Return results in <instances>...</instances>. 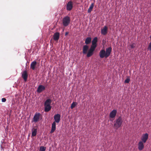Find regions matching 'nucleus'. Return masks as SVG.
<instances>
[{
    "mask_svg": "<svg viewBox=\"0 0 151 151\" xmlns=\"http://www.w3.org/2000/svg\"><path fill=\"white\" fill-rule=\"evenodd\" d=\"M148 134L147 133L143 134L141 138L142 141L144 143H145L148 139Z\"/></svg>",
    "mask_w": 151,
    "mask_h": 151,
    "instance_id": "obj_6",
    "label": "nucleus"
},
{
    "mask_svg": "<svg viewBox=\"0 0 151 151\" xmlns=\"http://www.w3.org/2000/svg\"><path fill=\"white\" fill-rule=\"evenodd\" d=\"M147 49L148 50H151V42L150 43Z\"/></svg>",
    "mask_w": 151,
    "mask_h": 151,
    "instance_id": "obj_28",
    "label": "nucleus"
},
{
    "mask_svg": "<svg viewBox=\"0 0 151 151\" xmlns=\"http://www.w3.org/2000/svg\"><path fill=\"white\" fill-rule=\"evenodd\" d=\"M37 129L35 128H33L32 129V136L33 137L35 136L37 134Z\"/></svg>",
    "mask_w": 151,
    "mask_h": 151,
    "instance_id": "obj_20",
    "label": "nucleus"
},
{
    "mask_svg": "<svg viewBox=\"0 0 151 151\" xmlns=\"http://www.w3.org/2000/svg\"><path fill=\"white\" fill-rule=\"evenodd\" d=\"M122 122V119L119 116L114 123V126L116 129L120 127Z\"/></svg>",
    "mask_w": 151,
    "mask_h": 151,
    "instance_id": "obj_3",
    "label": "nucleus"
},
{
    "mask_svg": "<svg viewBox=\"0 0 151 151\" xmlns=\"http://www.w3.org/2000/svg\"><path fill=\"white\" fill-rule=\"evenodd\" d=\"M94 6V4L93 3H91L89 9L88 10V13H90L92 11V9H93Z\"/></svg>",
    "mask_w": 151,
    "mask_h": 151,
    "instance_id": "obj_18",
    "label": "nucleus"
},
{
    "mask_svg": "<svg viewBox=\"0 0 151 151\" xmlns=\"http://www.w3.org/2000/svg\"><path fill=\"white\" fill-rule=\"evenodd\" d=\"M77 105V103L76 102H73L71 104V109L73 108Z\"/></svg>",
    "mask_w": 151,
    "mask_h": 151,
    "instance_id": "obj_22",
    "label": "nucleus"
},
{
    "mask_svg": "<svg viewBox=\"0 0 151 151\" xmlns=\"http://www.w3.org/2000/svg\"><path fill=\"white\" fill-rule=\"evenodd\" d=\"M117 113L116 110H113L110 113L109 116L111 118H113L115 117Z\"/></svg>",
    "mask_w": 151,
    "mask_h": 151,
    "instance_id": "obj_9",
    "label": "nucleus"
},
{
    "mask_svg": "<svg viewBox=\"0 0 151 151\" xmlns=\"http://www.w3.org/2000/svg\"><path fill=\"white\" fill-rule=\"evenodd\" d=\"M45 89V88L44 86L42 85H40L37 88V91L38 93H40L42 91L44 90Z\"/></svg>",
    "mask_w": 151,
    "mask_h": 151,
    "instance_id": "obj_13",
    "label": "nucleus"
},
{
    "mask_svg": "<svg viewBox=\"0 0 151 151\" xmlns=\"http://www.w3.org/2000/svg\"><path fill=\"white\" fill-rule=\"evenodd\" d=\"M88 49V46L86 45L83 46V52L84 54H87V51Z\"/></svg>",
    "mask_w": 151,
    "mask_h": 151,
    "instance_id": "obj_14",
    "label": "nucleus"
},
{
    "mask_svg": "<svg viewBox=\"0 0 151 151\" xmlns=\"http://www.w3.org/2000/svg\"><path fill=\"white\" fill-rule=\"evenodd\" d=\"M143 142L139 141L138 144V149L139 150H142L144 148V145Z\"/></svg>",
    "mask_w": 151,
    "mask_h": 151,
    "instance_id": "obj_10",
    "label": "nucleus"
},
{
    "mask_svg": "<svg viewBox=\"0 0 151 151\" xmlns=\"http://www.w3.org/2000/svg\"><path fill=\"white\" fill-rule=\"evenodd\" d=\"M63 24L64 26H66V17H65L63 19Z\"/></svg>",
    "mask_w": 151,
    "mask_h": 151,
    "instance_id": "obj_23",
    "label": "nucleus"
},
{
    "mask_svg": "<svg viewBox=\"0 0 151 151\" xmlns=\"http://www.w3.org/2000/svg\"><path fill=\"white\" fill-rule=\"evenodd\" d=\"M73 2L71 0L67 4V10L70 11L73 8Z\"/></svg>",
    "mask_w": 151,
    "mask_h": 151,
    "instance_id": "obj_5",
    "label": "nucleus"
},
{
    "mask_svg": "<svg viewBox=\"0 0 151 151\" xmlns=\"http://www.w3.org/2000/svg\"><path fill=\"white\" fill-rule=\"evenodd\" d=\"M107 27L106 26H105L101 30V33L104 35L106 34L107 32Z\"/></svg>",
    "mask_w": 151,
    "mask_h": 151,
    "instance_id": "obj_12",
    "label": "nucleus"
},
{
    "mask_svg": "<svg viewBox=\"0 0 151 151\" xmlns=\"http://www.w3.org/2000/svg\"><path fill=\"white\" fill-rule=\"evenodd\" d=\"M111 50L112 48L111 47L106 48V51L104 50H101L99 53L100 57L101 58L104 57L107 58L110 55Z\"/></svg>",
    "mask_w": 151,
    "mask_h": 151,
    "instance_id": "obj_2",
    "label": "nucleus"
},
{
    "mask_svg": "<svg viewBox=\"0 0 151 151\" xmlns=\"http://www.w3.org/2000/svg\"><path fill=\"white\" fill-rule=\"evenodd\" d=\"M41 114L40 113H36L33 116L32 122L36 123L38 122L41 116Z\"/></svg>",
    "mask_w": 151,
    "mask_h": 151,
    "instance_id": "obj_4",
    "label": "nucleus"
},
{
    "mask_svg": "<svg viewBox=\"0 0 151 151\" xmlns=\"http://www.w3.org/2000/svg\"><path fill=\"white\" fill-rule=\"evenodd\" d=\"M60 33L58 32L55 33L53 35V40L55 41L58 40L59 38Z\"/></svg>",
    "mask_w": 151,
    "mask_h": 151,
    "instance_id": "obj_11",
    "label": "nucleus"
},
{
    "mask_svg": "<svg viewBox=\"0 0 151 151\" xmlns=\"http://www.w3.org/2000/svg\"><path fill=\"white\" fill-rule=\"evenodd\" d=\"M6 99L5 98H3L1 99V101L2 102H5L6 101Z\"/></svg>",
    "mask_w": 151,
    "mask_h": 151,
    "instance_id": "obj_29",
    "label": "nucleus"
},
{
    "mask_svg": "<svg viewBox=\"0 0 151 151\" xmlns=\"http://www.w3.org/2000/svg\"><path fill=\"white\" fill-rule=\"evenodd\" d=\"M46 148L43 146H41L40 147V151H45Z\"/></svg>",
    "mask_w": 151,
    "mask_h": 151,
    "instance_id": "obj_25",
    "label": "nucleus"
},
{
    "mask_svg": "<svg viewBox=\"0 0 151 151\" xmlns=\"http://www.w3.org/2000/svg\"><path fill=\"white\" fill-rule=\"evenodd\" d=\"M97 38L96 37H95L92 40V45L87 54V57H89L93 55V52L97 47Z\"/></svg>",
    "mask_w": 151,
    "mask_h": 151,
    "instance_id": "obj_1",
    "label": "nucleus"
},
{
    "mask_svg": "<svg viewBox=\"0 0 151 151\" xmlns=\"http://www.w3.org/2000/svg\"><path fill=\"white\" fill-rule=\"evenodd\" d=\"M136 44L134 43H133L130 45V46L131 48L132 49L135 47Z\"/></svg>",
    "mask_w": 151,
    "mask_h": 151,
    "instance_id": "obj_26",
    "label": "nucleus"
},
{
    "mask_svg": "<svg viewBox=\"0 0 151 151\" xmlns=\"http://www.w3.org/2000/svg\"><path fill=\"white\" fill-rule=\"evenodd\" d=\"M28 74L26 70H24L22 73V77L25 81H26L28 78Z\"/></svg>",
    "mask_w": 151,
    "mask_h": 151,
    "instance_id": "obj_7",
    "label": "nucleus"
},
{
    "mask_svg": "<svg viewBox=\"0 0 151 151\" xmlns=\"http://www.w3.org/2000/svg\"><path fill=\"white\" fill-rule=\"evenodd\" d=\"M70 22V18L68 17L67 16V26L68 25Z\"/></svg>",
    "mask_w": 151,
    "mask_h": 151,
    "instance_id": "obj_24",
    "label": "nucleus"
},
{
    "mask_svg": "<svg viewBox=\"0 0 151 151\" xmlns=\"http://www.w3.org/2000/svg\"><path fill=\"white\" fill-rule=\"evenodd\" d=\"M130 81L129 78H127L124 81V83H128Z\"/></svg>",
    "mask_w": 151,
    "mask_h": 151,
    "instance_id": "obj_27",
    "label": "nucleus"
},
{
    "mask_svg": "<svg viewBox=\"0 0 151 151\" xmlns=\"http://www.w3.org/2000/svg\"><path fill=\"white\" fill-rule=\"evenodd\" d=\"M56 129V123L55 122H53L52 124V128L50 131V133H52L54 132Z\"/></svg>",
    "mask_w": 151,
    "mask_h": 151,
    "instance_id": "obj_16",
    "label": "nucleus"
},
{
    "mask_svg": "<svg viewBox=\"0 0 151 151\" xmlns=\"http://www.w3.org/2000/svg\"><path fill=\"white\" fill-rule=\"evenodd\" d=\"M51 100L50 99L47 100L45 103V106H50Z\"/></svg>",
    "mask_w": 151,
    "mask_h": 151,
    "instance_id": "obj_19",
    "label": "nucleus"
},
{
    "mask_svg": "<svg viewBox=\"0 0 151 151\" xmlns=\"http://www.w3.org/2000/svg\"><path fill=\"white\" fill-rule=\"evenodd\" d=\"M65 35L66 36V32L65 33Z\"/></svg>",
    "mask_w": 151,
    "mask_h": 151,
    "instance_id": "obj_31",
    "label": "nucleus"
},
{
    "mask_svg": "<svg viewBox=\"0 0 151 151\" xmlns=\"http://www.w3.org/2000/svg\"><path fill=\"white\" fill-rule=\"evenodd\" d=\"M91 37H88L85 40V43L86 44H89L91 42Z\"/></svg>",
    "mask_w": 151,
    "mask_h": 151,
    "instance_id": "obj_17",
    "label": "nucleus"
},
{
    "mask_svg": "<svg viewBox=\"0 0 151 151\" xmlns=\"http://www.w3.org/2000/svg\"><path fill=\"white\" fill-rule=\"evenodd\" d=\"M60 115L59 114H57L55 115L54 117L55 120L54 122H55V123H58L60 120Z\"/></svg>",
    "mask_w": 151,
    "mask_h": 151,
    "instance_id": "obj_8",
    "label": "nucleus"
},
{
    "mask_svg": "<svg viewBox=\"0 0 151 151\" xmlns=\"http://www.w3.org/2000/svg\"><path fill=\"white\" fill-rule=\"evenodd\" d=\"M68 34V33L67 32V33H66L67 35Z\"/></svg>",
    "mask_w": 151,
    "mask_h": 151,
    "instance_id": "obj_30",
    "label": "nucleus"
},
{
    "mask_svg": "<svg viewBox=\"0 0 151 151\" xmlns=\"http://www.w3.org/2000/svg\"><path fill=\"white\" fill-rule=\"evenodd\" d=\"M37 63L36 61H34L32 62L30 64V68L32 70H34L35 69V66L37 65Z\"/></svg>",
    "mask_w": 151,
    "mask_h": 151,
    "instance_id": "obj_15",
    "label": "nucleus"
},
{
    "mask_svg": "<svg viewBox=\"0 0 151 151\" xmlns=\"http://www.w3.org/2000/svg\"><path fill=\"white\" fill-rule=\"evenodd\" d=\"M51 109L50 106H45V111L48 112Z\"/></svg>",
    "mask_w": 151,
    "mask_h": 151,
    "instance_id": "obj_21",
    "label": "nucleus"
}]
</instances>
